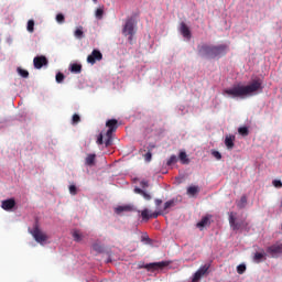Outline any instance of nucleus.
Listing matches in <instances>:
<instances>
[{
    "instance_id": "44",
    "label": "nucleus",
    "mask_w": 282,
    "mask_h": 282,
    "mask_svg": "<svg viewBox=\"0 0 282 282\" xmlns=\"http://www.w3.org/2000/svg\"><path fill=\"white\" fill-rule=\"evenodd\" d=\"M93 250H96V252H102V247H100L99 245H94Z\"/></svg>"
},
{
    "instance_id": "4",
    "label": "nucleus",
    "mask_w": 282,
    "mask_h": 282,
    "mask_svg": "<svg viewBox=\"0 0 282 282\" xmlns=\"http://www.w3.org/2000/svg\"><path fill=\"white\" fill-rule=\"evenodd\" d=\"M31 235L33 236V238L35 239V241L37 243H41V246H43L45 243V241H47V239H48L47 234L43 232V230H41V228H39V225H35L33 227Z\"/></svg>"
},
{
    "instance_id": "34",
    "label": "nucleus",
    "mask_w": 282,
    "mask_h": 282,
    "mask_svg": "<svg viewBox=\"0 0 282 282\" xmlns=\"http://www.w3.org/2000/svg\"><path fill=\"white\" fill-rule=\"evenodd\" d=\"M56 83H63L65 80V75L63 73L56 74Z\"/></svg>"
},
{
    "instance_id": "12",
    "label": "nucleus",
    "mask_w": 282,
    "mask_h": 282,
    "mask_svg": "<svg viewBox=\"0 0 282 282\" xmlns=\"http://www.w3.org/2000/svg\"><path fill=\"white\" fill-rule=\"evenodd\" d=\"M174 206H177V199L173 198L165 202L163 206V213H165V215H169V210H171V208H174Z\"/></svg>"
},
{
    "instance_id": "45",
    "label": "nucleus",
    "mask_w": 282,
    "mask_h": 282,
    "mask_svg": "<svg viewBox=\"0 0 282 282\" xmlns=\"http://www.w3.org/2000/svg\"><path fill=\"white\" fill-rule=\"evenodd\" d=\"M141 186H142V188H147V187H149V182H147V181H141Z\"/></svg>"
},
{
    "instance_id": "31",
    "label": "nucleus",
    "mask_w": 282,
    "mask_h": 282,
    "mask_svg": "<svg viewBox=\"0 0 282 282\" xmlns=\"http://www.w3.org/2000/svg\"><path fill=\"white\" fill-rule=\"evenodd\" d=\"M209 268H210V264H204L203 267L199 268L198 272L204 276V274L208 272Z\"/></svg>"
},
{
    "instance_id": "38",
    "label": "nucleus",
    "mask_w": 282,
    "mask_h": 282,
    "mask_svg": "<svg viewBox=\"0 0 282 282\" xmlns=\"http://www.w3.org/2000/svg\"><path fill=\"white\" fill-rule=\"evenodd\" d=\"M272 185H273L275 188H282V182H281V180H273V181H272Z\"/></svg>"
},
{
    "instance_id": "41",
    "label": "nucleus",
    "mask_w": 282,
    "mask_h": 282,
    "mask_svg": "<svg viewBox=\"0 0 282 282\" xmlns=\"http://www.w3.org/2000/svg\"><path fill=\"white\" fill-rule=\"evenodd\" d=\"M152 158H153V154L151 153V151L144 154L145 162H151Z\"/></svg>"
},
{
    "instance_id": "40",
    "label": "nucleus",
    "mask_w": 282,
    "mask_h": 282,
    "mask_svg": "<svg viewBox=\"0 0 282 282\" xmlns=\"http://www.w3.org/2000/svg\"><path fill=\"white\" fill-rule=\"evenodd\" d=\"M69 193H70V195H76L78 193L76 185L69 186Z\"/></svg>"
},
{
    "instance_id": "26",
    "label": "nucleus",
    "mask_w": 282,
    "mask_h": 282,
    "mask_svg": "<svg viewBox=\"0 0 282 282\" xmlns=\"http://www.w3.org/2000/svg\"><path fill=\"white\" fill-rule=\"evenodd\" d=\"M73 239L74 241H83V234L78 230L73 231Z\"/></svg>"
},
{
    "instance_id": "42",
    "label": "nucleus",
    "mask_w": 282,
    "mask_h": 282,
    "mask_svg": "<svg viewBox=\"0 0 282 282\" xmlns=\"http://www.w3.org/2000/svg\"><path fill=\"white\" fill-rule=\"evenodd\" d=\"M202 274L197 271L195 274H194V278H193V282H197L202 279Z\"/></svg>"
},
{
    "instance_id": "18",
    "label": "nucleus",
    "mask_w": 282,
    "mask_h": 282,
    "mask_svg": "<svg viewBox=\"0 0 282 282\" xmlns=\"http://www.w3.org/2000/svg\"><path fill=\"white\" fill-rule=\"evenodd\" d=\"M133 210V207H131L130 205H124V206H118L115 212L117 213V215H120V213H129Z\"/></svg>"
},
{
    "instance_id": "25",
    "label": "nucleus",
    "mask_w": 282,
    "mask_h": 282,
    "mask_svg": "<svg viewBox=\"0 0 282 282\" xmlns=\"http://www.w3.org/2000/svg\"><path fill=\"white\" fill-rule=\"evenodd\" d=\"M248 204V197L246 195L241 196L240 202L237 204L238 208H246Z\"/></svg>"
},
{
    "instance_id": "21",
    "label": "nucleus",
    "mask_w": 282,
    "mask_h": 282,
    "mask_svg": "<svg viewBox=\"0 0 282 282\" xmlns=\"http://www.w3.org/2000/svg\"><path fill=\"white\" fill-rule=\"evenodd\" d=\"M95 162H96V154H88L86 158L87 166H94Z\"/></svg>"
},
{
    "instance_id": "28",
    "label": "nucleus",
    "mask_w": 282,
    "mask_h": 282,
    "mask_svg": "<svg viewBox=\"0 0 282 282\" xmlns=\"http://www.w3.org/2000/svg\"><path fill=\"white\" fill-rule=\"evenodd\" d=\"M265 257V253H261V252H256L254 257H253V261H256V263H261V260Z\"/></svg>"
},
{
    "instance_id": "30",
    "label": "nucleus",
    "mask_w": 282,
    "mask_h": 282,
    "mask_svg": "<svg viewBox=\"0 0 282 282\" xmlns=\"http://www.w3.org/2000/svg\"><path fill=\"white\" fill-rule=\"evenodd\" d=\"M238 133H240V135L246 137V135H248L250 133V131L248 130V127H240L238 129Z\"/></svg>"
},
{
    "instance_id": "37",
    "label": "nucleus",
    "mask_w": 282,
    "mask_h": 282,
    "mask_svg": "<svg viewBox=\"0 0 282 282\" xmlns=\"http://www.w3.org/2000/svg\"><path fill=\"white\" fill-rule=\"evenodd\" d=\"M56 21L57 23H65V15H63V13H58L56 15Z\"/></svg>"
},
{
    "instance_id": "8",
    "label": "nucleus",
    "mask_w": 282,
    "mask_h": 282,
    "mask_svg": "<svg viewBox=\"0 0 282 282\" xmlns=\"http://www.w3.org/2000/svg\"><path fill=\"white\" fill-rule=\"evenodd\" d=\"M229 226L231 230H241L243 227V221L237 223V217L235 216V213H229Z\"/></svg>"
},
{
    "instance_id": "6",
    "label": "nucleus",
    "mask_w": 282,
    "mask_h": 282,
    "mask_svg": "<svg viewBox=\"0 0 282 282\" xmlns=\"http://www.w3.org/2000/svg\"><path fill=\"white\" fill-rule=\"evenodd\" d=\"M160 215H166L163 209H159L158 212H154L152 214H149V209H143L141 212V217L143 221H149V219H158Z\"/></svg>"
},
{
    "instance_id": "46",
    "label": "nucleus",
    "mask_w": 282,
    "mask_h": 282,
    "mask_svg": "<svg viewBox=\"0 0 282 282\" xmlns=\"http://www.w3.org/2000/svg\"><path fill=\"white\" fill-rule=\"evenodd\" d=\"M97 144H104L102 134H99V137L97 139Z\"/></svg>"
},
{
    "instance_id": "17",
    "label": "nucleus",
    "mask_w": 282,
    "mask_h": 282,
    "mask_svg": "<svg viewBox=\"0 0 282 282\" xmlns=\"http://www.w3.org/2000/svg\"><path fill=\"white\" fill-rule=\"evenodd\" d=\"M225 145L229 150L235 149V137H232V135L226 137L225 138Z\"/></svg>"
},
{
    "instance_id": "15",
    "label": "nucleus",
    "mask_w": 282,
    "mask_h": 282,
    "mask_svg": "<svg viewBox=\"0 0 282 282\" xmlns=\"http://www.w3.org/2000/svg\"><path fill=\"white\" fill-rule=\"evenodd\" d=\"M134 193H137V195H142L143 199H147V202H151V194L144 192L142 188L135 187Z\"/></svg>"
},
{
    "instance_id": "32",
    "label": "nucleus",
    "mask_w": 282,
    "mask_h": 282,
    "mask_svg": "<svg viewBox=\"0 0 282 282\" xmlns=\"http://www.w3.org/2000/svg\"><path fill=\"white\" fill-rule=\"evenodd\" d=\"M104 14H105V9H102V8L97 9L95 12L96 19H102Z\"/></svg>"
},
{
    "instance_id": "11",
    "label": "nucleus",
    "mask_w": 282,
    "mask_h": 282,
    "mask_svg": "<svg viewBox=\"0 0 282 282\" xmlns=\"http://www.w3.org/2000/svg\"><path fill=\"white\" fill-rule=\"evenodd\" d=\"M14 206H17L14 198H9L7 200H2L1 208H3V210H12Z\"/></svg>"
},
{
    "instance_id": "27",
    "label": "nucleus",
    "mask_w": 282,
    "mask_h": 282,
    "mask_svg": "<svg viewBox=\"0 0 282 282\" xmlns=\"http://www.w3.org/2000/svg\"><path fill=\"white\" fill-rule=\"evenodd\" d=\"M197 193H199L198 186H189L187 188V195H197Z\"/></svg>"
},
{
    "instance_id": "43",
    "label": "nucleus",
    "mask_w": 282,
    "mask_h": 282,
    "mask_svg": "<svg viewBox=\"0 0 282 282\" xmlns=\"http://www.w3.org/2000/svg\"><path fill=\"white\" fill-rule=\"evenodd\" d=\"M154 203H155V206H156V210H160V206H162V199L156 198V199L154 200Z\"/></svg>"
},
{
    "instance_id": "3",
    "label": "nucleus",
    "mask_w": 282,
    "mask_h": 282,
    "mask_svg": "<svg viewBox=\"0 0 282 282\" xmlns=\"http://www.w3.org/2000/svg\"><path fill=\"white\" fill-rule=\"evenodd\" d=\"M123 36H128V41L131 43L133 36L135 35V20L133 18H128L122 28Z\"/></svg>"
},
{
    "instance_id": "47",
    "label": "nucleus",
    "mask_w": 282,
    "mask_h": 282,
    "mask_svg": "<svg viewBox=\"0 0 282 282\" xmlns=\"http://www.w3.org/2000/svg\"><path fill=\"white\" fill-rule=\"evenodd\" d=\"M94 1V3H98V0H93Z\"/></svg>"
},
{
    "instance_id": "16",
    "label": "nucleus",
    "mask_w": 282,
    "mask_h": 282,
    "mask_svg": "<svg viewBox=\"0 0 282 282\" xmlns=\"http://www.w3.org/2000/svg\"><path fill=\"white\" fill-rule=\"evenodd\" d=\"M106 127H108V130L110 131H117L118 129V120L110 119L106 122Z\"/></svg>"
},
{
    "instance_id": "14",
    "label": "nucleus",
    "mask_w": 282,
    "mask_h": 282,
    "mask_svg": "<svg viewBox=\"0 0 282 282\" xmlns=\"http://www.w3.org/2000/svg\"><path fill=\"white\" fill-rule=\"evenodd\" d=\"M210 217L212 216H204L200 221L197 223V228H206V226H210Z\"/></svg>"
},
{
    "instance_id": "36",
    "label": "nucleus",
    "mask_w": 282,
    "mask_h": 282,
    "mask_svg": "<svg viewBox=\"0 0 282 282\" xmlns=\"http://www.w3.org/2000/svg\"><path fill=\"white\" fill-rule=\"evenodd\" d=\"M212 155H213V158H215L216 160H221V153H220L219 151L212 150Z\"/></svg>"
},
{
    "instance_id": "7",
    "label": "nucleus",
    "mask_w": 282,
    "mask_h": 282,
    "mask_svg": "<svg viewBox=\"0 0 282 282\" xmlns=\"http://www.w3.org/2000/svg\"><path fill=\"white\" fill-rule=\"evenodd\" d=\"M166 265H169V262L162 261V262L148 263L143 265V268L149 272H155V270H162L163 268H166Z\"/></svg>"
},
{
    "instance_id": "39",
    "label": "nucleus",
    "mask_w": 282,
    "mask_h": 282,
    "mask_svg": "<svg viewBox=\"0 0 282 282\" xmlns=\"http://www.w3.org/2000/svg\"><path fill=\"white\" fill-rule=\"evenodd\" d=\"M237 272L238 274H243V272H246V264H239L237 267Z\"/></svg>"
},
{
    "instance_id": "33",
    "label": "nucleus",
    "mask_w": 282,
    "mask_h": 282,
    "mask_svg": "<svg viewBox=\"0 0 282 282\" xmlns=\"http://www.w3.org/2000/svg\"><path fill=\"white\" fill-rule=\"evenodd\" d=\"M28 32H34V20H29L28 21V26H26Z\"/></svg>"
},
{
    "instance_id": "9",
    "label": "nucleus",
    "mask_w": 282,
    "mask_h": 282,
    "mask_svg": "<svg viewBox=\"0 0 282 282\" xmlns=\"http://www.w3.org/2000/svg\"><path fill=\"white\" fill-rule=\"evenodd\" d=\"M102 58V53L98 50H94L90 55L87 56V63L90 65H96V61H100Z\"/></svg>"
},
{
    "instance_id": "20",
    "label": "nucleus",
    "mask_w": 282,
    "mask_h": 282,
    "mask_svg": "<svg viewBox=\"0 0 282 282\" xmlns=\"http://www.w3.org/2000/svg\"><path fill=\"white\" fill-rule=\"evenodd\" d=\"M70 72L73 74H80V72H83V66L80 64H72Z\"/></svg>"
},
{
    "instance_id": "29",
    "label": "nucleus",
    "mask_w": 282,
    "mask_h": 282,
    "mask_svg": "<svg viewBox=\"0 0 282 282\" xmlns=\"http://www.w3.org/2000/svg\"><path fill=\"white\" fill-rule=\"evenodd\" d=\"M176 162H177V156L175 154H173L172 156H170L166 164H167V166H173V164H176Z\"/></svg>"
},
{
    "instance_id": "10",
    "label": "nucleus",
    "mask_w": 282,
    "mask_h": 282,
    "mask_svg": "<svg viewBox=\"0 0 282 282\" xmlns=\"http://www.w3.org/2000/svg\"><path fill=\"white\" fill-rule=\"evenodd\" d=\"M47 63L48 61H47V57H45V55L35 56L33 58V65L35 69H41L43 65H47Z\"/></svg>"
},
{
    "instance_id": "5",
    "label": "nucleus",
    "mask_w": 282,
    "mask_h": 282,
    "mask_svg": "<svg viewBox=\"0 0 282 282\" xmlns=\"http://www.w3.org/2000/svg\"><path fill=\"white\" fill-rule=\"evenodd\" d=\"M267 254L271 257L272 259H279V257L282 254V243L275 242L267 248Z\"/></svg>"
},
{
    "instance_id": "23",
    "label": "nucleus",
    "mask_w": 282,
    "mask_h": 282,
    "mask_svg": "<svg viewBox=\"0 0 282 282\" xmlns=\"http://www.w3.org/2000/svg\"><path fill=\"white\" fill-rule=\"evenodd\" d=\"M180 161L182 164H188L191 161L188 160V155H186V152H180Z\"/></svg>"
},
{
    "instance_id": "24",
    "label": "nucleus",
    "mask_w": 282,
    "mask_h": 282,
    "mask_svg": "<svg viewBox=\"0 0 282 282\" xmlns=\"http://www.w3.org/2000/svg\"><path fill=\"white\" fill-rule=\"evenodd\" d=\"M17 72L18 74L22 77V78H29L30 77V72L21 68V67H18L17 68Z\"/></svg>"
},
{
    "instance_id": "19",
    "label": "nucleus",
    "mask_w": 282,
    "mask_h": 282,
    "mask_svg": "<svg viewBox=\"0 0 282 282\" xmlns=\"http://www.w3.org/2000/svg\"><path fill=\"white\" fill-rule=\"evenodd\" d=\"M113 130H107V132H106V141H105V144H106V147H111V142H112V135H113Z\"/></svg>"
},
{
    "instance_id": "2",
    "label": "nucleus",
    "mask_w": 282,
    "mask_h": 282,
    "mask_svg": "<svg viewBox=\"0 0 282 282\" xmlns=\"http://www.w3.org/2000/svg\"><path fill=\"white\" fill-rule=\"evenodd\" d=\"M226 50H228V45L220 44V45H202L198 48V54L202 56H209V58H217V56H224L226 54Z\"/></svg>"
},
{
    "instance_id": "35",
    "label": "nucleus",
    "mask_w": 282,
    "mask_h": 282,
    "mask_svg": "<svg viewBox=\"0 0 282 282\" xmlns=\"http://www.w3.org/2000/svg\"><path fill=\"white\" fill-rule=\"evenodd\" d=\"M78 122H80V116L77 113L73 115L72 124H78Z\"/></svg>"
},
{
    "instance_id": "13",
    "label": "nucleus",
    "mask_w": 282,
    "mask_h": 282,
    "mask_svg": "<svg viewBox=\"0 0 282 282\" xmlns=\"http://www.w3.org/2000/svg\"><path fill=\"white\" fill-rule=\"evenodd\" d=\"M181 34L184 36V39H191V29H188V25L186 23H181Z\"/></svg>"
},
{
    "instance_id": "22",
    "label": "nucleus",
    "mask_w": 282,
    "mask_h": 282,
    "mask_svg": "<svg viewBox=\"0 0 282 282\" xmlns=\"http://www.w3.org/2000/svg\"><path fill=\"white\" fill-rule=\"evenodd\" d=\"M74 36L76 39H84L85 37V32L83 31V26H79L75 30Z\"/></svg>"
},
{
    "instance_id": "1",
    "label": "nucleus",
    "mask_w": 282,
    "mask_h": 282,
    "mask_svg": "<svg viewBox=\"0 0 282 282\" xmlns=\"http://www.w3.org/2000/svg\"><path fill=\"white\" fill-rule=\"evenodd\" d=\"M261 85V80L257 79L247 86L236 85L231 88H227L224 90V94L230 96V98H246V96H252L254 91H261V89H263Z\"/></svg>"
}]
</instances>
